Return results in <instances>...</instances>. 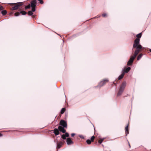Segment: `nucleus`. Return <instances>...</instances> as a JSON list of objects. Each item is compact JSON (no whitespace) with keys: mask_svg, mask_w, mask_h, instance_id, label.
I'll list each match as a JSON object with an SVG mask.
<instances>
[{"mask_svg":"<svg viewBox=\"0 0 151 151\" xmlns=\"http://www.w3.org/2000/svg\"><path fill=\"white\" fill-rule=\"evenodd\" d=\"M104 138L101 139H99L98 141V142L100 144H101L102 142L104 141Z\"/></svg>","mask_w":151,"mask_h":151,"instance_id":"14","label":"nucleus"},{"mask_svg":"<svg viewBox=\"0 0 151 151\" xmlns=\"http://www.w3.org/2000/svg\"><path fill=\"white\" fill-rule=\"evenodd\" d=\"M64 134L66 137H68L69 136V134L67 133H66Z\"/></svg>","mask_w":151,"mask_h":151,"instance_id":"25","label":"nucleus"},{"mask_svg":"<svg viewBox=\"0 0 151 151\" xmlns=\"http://www.w3.org/2000/svg\"><path fill=\"white\" fill-rule=\"evenodd\" d=\"M54 132L55 134L56 135H58L59 133V130L57 129H54Z\"/></svg>","mask_w":151,"mask_h":151,"instance_id":"9","label":"nucleus"},{"mask_svg":"<svg viewBox=\"0 0 151 151\" xmlns=\"http://www.w3.org/2000/svg\"><path fill=\"white\" fill-rule=\"evenodd\" d=\"M20 13L19 12H16L14 14V15L16 16H18L19 15Z\"/></svg>","mask_w":151,"mask_h":151,"instance_id":"23","label":"nucleus"},{"mask_svg":"<svg viewBox=\"0 0 151 151\" xmlns=\"http://www.w3.org/2000/svg\"><path fill=\"white\" fill-rule=\"evenodd\" d=\"M61 137L64 139H65L66 138V137L65 136L64 134H63L61 136Z\"/></svg>","mask_w":151,"mask_h":151,"instance_id":"22","label":"nucleus"},{"mask_svg":"<svg viewBox=\"0 0 151 151\" xmlns=\"http://www.w3.org/2000/svg\"><path fill=\"white\" fill-rule=\"evenodd\" d=\"M65 109L64 108H62L60 111L61 114H63L65 111Z\"/></svg>","mask_w":151,"mask_h":151,"instance_id":"13","label":"nucleus"},{"mask_svg":"<svg viewBox=\"0 0 151 151\" xmlns=\"http://www.w3.org/2000/svg\"><path fill=\"white\" fill-rule=\"evenodd\" d=\"M130 68L129 67L127 68H125L124 70V72L125 73H127L128 72L129 70H130Z\"/></svg>","mask_w":151,"mask_h":151,"instance_id":"10","label":"nucleus"},{"mask_svg":"<svg viewBox=\"0 0 151 151\" xmlns=\"http://www.w3.org/2000/svg\"><path fill=\"white\" fill-rule=\"evenodd\" d=\"M32 12L31 11H29L28 12V14L29 15H32L33 14Z\"/></svg>","mask_w":151,"mask_h":151,"instance_id":"20","label":"nucleus"},{"mask_svg":"<svg viewBox=\"0 0 151 151\" xmlns=\"http://www.w3.org/2000/svg\"><path fill=\"white\" fill-rule=\"evenodd\" d=\"M37 2L36 0H33L32 1L31 3V6L32 7V11L34 12L35 11V7Z\"/></svg>","mask_w":151,"mask_h":151,"instance_id":"4","label":"nucleus"},{"mask_svg":"<svg viewBox=\"0 0 151 151\" xmlns=\"http://www.w3.org/2000/svg\"><path fill=\"white\" fill-rule=\"evenodd\" d=\"M139 39L138 38H136L134 40L133 48H136L137 50L134 51V55L131 56L128 61V65H130L132 64L134 59L142 48V46L139 44Z\"/></svg>","mask_w":151,"mask_h":151,"instance_id":"1","label":"nucleus"},{"mask_svg":"<svg viewBox=\"0 0 151 151\" xmlns=\"http://www.w3.org/2000/svg\"><path fill=\"white\" fill-rule=\"evenodd\" d=\"M63 143L62 142L60 141L59 142H57V147L58 149H59L61 148L63 145Z\"/></svg>","mask_w":151,"mask_h":151,"instance_id":"6","label":"nucleus"},{"mask_svg":"<svg viewBox=\"0 0 151 151\" xmlns=\"http://www.w3.org/2000/svg\"><path fill=\"white\" fill-rule=\"evenodd\" d=\"M108 82V80L107 79L101 81L100 83L101 85L102 86L105 84L106 83H107Z\"/></svg>","mask_w":151,"mask_h":151,"instance_id":"8","label":"nucleus"},{"mask_svg":"<svg viewBox=\"0 0 151 151\" xmlns=\"http://www.w3.org/2000/svg\"><path fill=\"white\" fill-rule=\"evenodd\" d=\"M39 1L40 3L41 4H43V2L42 0H41L40 1Z\"/></svg>","mask_w":151,"mask_h":151,"instance_id":"27","label":"nucleus"},{"mask_svg":"<svg viewBox=\"0 0 151 151\" xmlns=\"http://www.w3.org/2000/svg\"><path fill=\"white\" fill-rule=\"evenodd\" d=\"M92 142L90 140L88 139L86 140V142L88 144H90Z\"/></svg>","mask_w":151,"mask_h":151,"instance_id":"16","label":"nucleus"},{"mask_svg":"<svg viewBox=\"0 0 151 151\" xmlns=\"http://www.w3.org/2000/svg\"><path fill=\"white\" fill-rule=\"evenodd\" d=\"M125 130L126 132L127 133H127H128V131H129L128 130V126H127L125 127Z\"/></svg>","mask_w":151,"mask_h":151,"instance_id":"17","label":"nucleus"},{"mask_svg":"<svg viewBox=\"0 0 151 151\" xmlns=\"http://www.w3.org/2000/svg\"><path fill=\"white\" fill-rule=\"evenodd\" d=\"M95 139V137L94 136H92L91 138V140L93 142Z\"/></svg>","mask_w":151,"mask_h":151,"instance_id":"21","label":"nucleus"},{"mask_svg":"<svg viewBox=\"0 0 151 151\" xmlns=\"http://www.w3.org/2000/svg\"><path fill=\"white\" fill-rule=\"evenodd\" d=\"M30 7V4H29L27 6H26L25 7V8L26 9H29V8Z\"/></svg>","mask_w":151,"mask_h":151,"instance_id":"24","label":"nucleus"},{"mask_svg":"<svg viewBox=\"0 0 151 151\" xmlns=\"http://www.w3.org/2000/svg\"><path fill=\"white\" fill-rule=\"evenodd\" d=\"M129 147H130V145L129 144Z\"/></svg>","mask_w":151,"mask_h":151,"instance_id":"32","label":"nucleus"},{"mask_svg":"<svg viewBox=\"0 0 151 151\" xmlns=\"http://www.w3.org/2000/svg\"><path fill=\"white\" fill-rule=\"evenodd\" d=\"M66 142L68 145H70L73 143V142L70 138H68L67 139Z\"/></svg>","mask_w":151,"mask_h":151,"instance_id":"7","label":"nucleus"},{"mask_svg":"<svg viewBox=\"0 0 151 151\" xmlns=\"http://www.w3.org/2000/svg\"><path fill=\"white\" fill-rule=\"evenodd\" d=\"M142 34L141 33H140L136 35V37L137 38H140L141 37Z\"/></svg>","mask_w":151,"mask_h":151,"instance_id":"19","label":"nucleus"},{"mask_svg":"<svg viewBox=\"0 0 151 151\" xmlns=\"http://www.w3.org/2000/svg\"><path fill=\"white\" fill-rule=\"evenodd\" d=\"M3 9V7L2 6L0 5V11L2 10Z\"/></svg>","mask_w":151,"mask_h":151,"instance_id":"26","label":"nucleus"},{"mask_svg":"<svg viewBox=\"0 0 151 151\" xmlns=\"http://www.w3.org/2000/svg\"><path fill=\"white\" fill-rule=\"evenodd\" d=\"M20 13L22 15H25L26 14L27 12L24 11H21L20 12Z\"/></svg>","mask_w":151,"mask_h":151,"instance_id":"18","label":"nucleus"},{"mask_svg":"<svg viewBox=\"0 0 151 151\" xmlns=\"http://www.w3.org/2000/svg\"><path fill=\"white\" fill-rule=\"evenodd\" d=\"M22 5V3L21 2L16 3L14 6L12 7V9L13 10H15L18 9L19 7Z\"/></svg>","mask_w":151,"mask_h":151,"instance_id":"5","label":"nucleus"},{"mask_svg":"<svg viewBox=\"0 0 151 151\" xmlns=\"http://www.w3.org/2000/svg\"><path fill=\"white\" fill-rule=\"evenodd\" d=\"M2 136V135L1 134H0V137L1 136Z\"/></svg>","mask_w":151,"mask_h":151,"instance_id":"30","label":"nucleus"},{"mask_svg":"<svg viewBox=\"0 0 151 151\" xmlns=\"http://www.w3.org/2000/svg\"><path fill=\"white\" fill-rule=\"evenodd\" d=\"M126 83L125 82H124L122 84L120 88L119 89V91L117 95L118 96H119L122 93L123 91L126 86Z\"/></svg>","mask_w":151,"mask_h":151,"instance_id":"3","label":"nucleus"},{"mask_svg":"<svg viewBox=\"0 0 151 151\" xmlns=\"http://www.w3.org/2000/svg\"><path fill=\"white\" fill-rule=\"evenodd\" d=\"M75 135V134L74 133H72L71 134V135L72 137L74 136Z\"/></svg>","mask_w":151,"mask_h":151,"instance_id":"29","label":"nucleus"},{"mask_svg":"<svg viewBox=\"0 0 151 151\" xmlns=\"http://www.w3.org/2000/svg\"><path fill=\"white\" fill-rule=\"evenodd\" d=\"M102 16L103 17H105V16H106V14H103L102 15Z\"/></svg>","mask_w":151,"mask_h":151,"instance_id":"28","label":"nucleus"},{"mask_svg":"<svg viewBox=\"0 0 151 151\" xmlns=\"http://www.w3.org/2000/svg\"><path fill=\"white\" fill-rule=\"evenodd\" d=\"M150 52H151V49H150Z\"/></svg>","mask_w":151,"mask_h":151,"instance_id":"31","label":"nucleus"},{"mask_svg":"<svg viewBox=\"0 0 151 151\" xmlns=\"http://www.w3.org/2000/svg\"><path fill=\"white\" fill-rule=\"evenodd\" d=\"M6 13L7 12L6 10L2 11L1 12V13L3 15H5L6 14Z\"/></svg>","mask_w":151,"mask_h":151,"instance_id":"15","label":"nucleus"},{"mask_svg":"<svg viewBox=\"0 0 151 151\" xmlns=\"http://www.w3.org/2000/svg\"><path fill=\"white\" fill-rule=\"evenodd\" d=\"M142 54L141 53L139 54V55H138L137 58V60H139L142 57Z\"/></svg>","mask_w":151,"mask_h":151,"instance_id":"12","label":"nucleus"},{"mask_svg":"<svg viewBox=\"0 0 151 151\" xmlns=\"http://www.w3.org/2000/svg\"><path fill=\"white\" fill-rule=\"evenodd\" d=\"M125 73L124 72H123L121 75H120L118 79L119 80L121 79L123 77Z\"/></svg>","mask_w":151,"mask_h":151,"instance_id":"11","label":"nucleus"},{"mask_svg":"<svg viewBox=\"0 0 151 151\" xmlns=\"http://www.w3.org/2000/svg\"><path fill=\"white\" fill-rule=\"evenodd\" d=\"M60 125L63 126V127L60 126H59L58 127L59 130L60 131L62 132L63 133H65L66 130L64 129V128H66L67 127V125L66 122L65 121L62 120L60 121Z\"/></svg>","mask_w":151,"mask_h":151,"instance_id":"2","label":"nucleus"}]
</instances>
